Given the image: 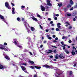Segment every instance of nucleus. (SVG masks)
Here are the masks:
<instances>
[{"label":"nucleus","mask_w":77,"mask_h":77,"mask_svg":"<svg viewBox=\"0 0 77 77\" xmlns=\"http://www.w3.org/2000/svg\"><path fill=\"white\" fill-rule=\"evenodd\" d=\"M66 15L67 16H69V17H71V14L69 13H67Z\"/></svg>","instance_id":"obj_22"},{"label":"nucleus","mask_w":77,"mask_h":77,"mask_svg":"<svg viewBox=\"0 0 77 77\" xmlns=\"http://www.w3.org/2000/svg\"><path fill=\"white\" fill-rule=\"evenodd\" d=\"M29 53H30V54H31V55H33V54H32V52H29Z\"/></svg>","instance_id":"obj_63"},{"label":"nucleus","mask_w":77,"mask_h":77,"mask_svg":"<svg viewBox=\"0 0 77 77\" xmlns=\"http://www.w3.org/2000/svg\"><path fill=\"white\" fill-rule=\"evenodd\" d=\"M34 67H35V68H36V69H41V66L38 67V66H34Z\"/></svg>","instance_id":"obj_8"},{"label":"nucleus","mask_w":77,"mask_h":77,"mask_svg":"<svg viewBox=\"0 0 77 77\" xmlns=\"http://www.w3.org/2000/svg\"><path fill=\"white\" fill-rule=\"evenodd\" d=\"M1 47H0V49H2V50H3V48H5V46L3 45H1Z\"/></svg>","instance_id":"obj_5"},{"label":"nucleus","mask_w":77,"mask_h":77,"mask_svg":"<svg viewBox=\"0 0 77 77\" xmlns=\"http://www.w3.org/2000/svg\"><path fill=\"white\" fill-rule=\"evenodd\" d=\"M47 5H48V6H51V4L50 3H48Z\"/></svg>","instance_id":"obj_27"},{"label":"nucleus","mask_w":77,"mask_h":77,"mask_svg":"<svg viewBox=\"0 0 77 77\" xmlns=\"http://www.w3.org/2000/svg\"><path fill=\"white\" fill-rule=\"evenodd\" d=\"M17 21H20V18L19 17H18L17 18Z\"/></svg>","instance_id":"obj_38"},{"label":"nucleus","mask_w":77,"mask_h":77,"mask_svg":"<svg viewBox=\"0 0 77 77\" xmlns=\"http://www.w3.org/2000/svg\"><path fill=\"white\" fill-rule=\"evenodd\" d=\"M48 39H50V40H51V39H52V38H51V37H49L48 38Z\"/></svg>","instance_id":"obj_47"},{"label":"nucleus","mask_w":77,"mask_h":77,"mask_svg":"<svg viewBox=\"0 0 77 77\" xmlns=\"http://www.w3.org/2000/svg\"><path fill=\"white\" fill-rule=\"evenodd\" d=\"M29 68H32V69H35V67L33 66H30L29 67Z\"/></svg>","instance_id":"obj_26"},{"label":"nucleus","mask_w":77,"mask_h":77,"mask_svg":"<svg viewBox=\"0 0 77 77\" xmlns=\"http://www.w3.org/2000/svg\"><path fill=\"white\" fill-rule=\"evenodd\" d=\"M71 53L72 54V56H74L75 54V52H71Z\"/></svg>","instance_id":"obj_25"},{"label":"nucleus","mask_w":77,"mask_h":77,"mask_svg":"<svg viewBox=\"0 0 77 77\" xmlns=\"http://www.w3.org/2000/svg\"><path fill=\"white\" fill-rule=\"evenodd\" d=\"M11 5H12V6H15V5H14V3H13L12 2L11 3Z\"/></svg>","instance_id":"obj_45"},{"label":"nucleus","mask_w":77,"mask_h":77,"mask_svg":"<svg viewBox=\"0 0 77 77\" xmlns=\"http://www.w3.org/2000/svg\"><path fill=\"white\" fill-rule=\"evenodd\" d=\"M5 68V66H3L2 65L0 64V69H4Z\"/></svg>","instance_id":"obj_6"},{"label":"nucleus","mask_w":77,"mask_h":77,"mask_svg":"<svg viewBox=\"0 0 77 77\" xmlns=\"http://www.w3.org/2000/svg\"><path fill=\"white\" fill-rule=\"evenodd\" d=\"M51 29L52 30H54V28H51Z\"/></svg>","instance_id":"obj_62"},{"label":"nucleus","mask_w":77,"mask_h":77,"mask_svg":"<svg viewBox=\"0 0 77 77\" xmlns=\"http://www.w3.org/2000/svg\"><path fill=\"white\" fill-rule=\"evenodd\" d=\"M61 44L62 45H64V44H63V42H61Z\"/></svg>","instance_id":"obj_43"},{"label":"nucleus","mask_w":77,"mask_h":77,"mask_svg":"<svg viewBox=\"0 0 77 77\" xmlns=\"http://www.w3.org/2000/svg\"><path fill=\"white\" fill-rule=\"evenodd\" d=\"M75 20H76V19H75V18H74L73 19V21H75Z\"/></svg>","instance_id":"obj_64"},{"label":"nucleus","mask_w":77,"mask_h":77,"mask_svg":"<svg viewBox=\"0 0 77 77\" xmlns=\"http://www.w3.org/2000/svg\"><path fill=\"white\" fill-rule=\"evenodd\" d=\"M74 8H77V3L76 4V5H75L74 6Z\"/></svg>","instance_id":"obj_29"},{"label":"nucleus","mask_w":77,"mask_h":77,"mask_svg":"<svg viewBox=\"0 0 77 77\" xmlns=\"http://www.w3.org/2000/svg\"><path fill=\"white\" fill-rule=\"evenodd\" d=\"M34 77H37V75L35 74L34 75Z\"/></svg>","instance_id":"obj_56"},{"label":"nucleus","mask_w":77,"mask_h":77,"mask_svg":"<svg viewBox=\"0 0 77 77\" xmlns=\"http://www.w3.org/2000/svg\"><path fill=\"white\" fill-rule=\"evenodd\" d=\"M48 51H49V52H53V50H48Z\"/></svg>","instance_id":"obj_35"},{"label":"nucleus","mask_w":77,"mask_h":77,"mask_svg":"<svg viewBox=\"0 0 77 77\" xmlns=\"http://www.w3.org/2000/svg\"><path fill=\"white\" fill-rule=\"evenodd\" d=\"M62 39H68V37L67 36H63Z\"/></svg>","instance_id":"obj_16"},{"label":"nucleus","mask_w":77,"mask_h":77,"mask_svg":"<svg viewBox=\"0 0 77 77\" xmlns=\"http://www.w3.org/2000/svg\"><path fill=\"white\" fill-rule=\"evenodd\" d=\"M48 20L49 21H51V19L50 18H48Z\"/></svg>","instance_id":"obj_60"},{"label":"nucleus","mask_w":77,"mask_h":77,"mask_svg":"<svg viewBox=\"0 0 77 77\" xmlns=\"http://www.w3.org/2000/svg\"><path fill=\"white\" fill-rule=\"evenodd\" d=\"M12 11H15V8L13 7L12 8Z\"/></svg>","instance_id":"obj_34"},{"label":"nucleus","mask_w":77,"mask_h":77,"mask_svg":"<svg viewBox=\"0 0 77 77\" xmlns=\"http://www.w3.org/2000/svg\"><path fill=\"white\" fill-rule=\"evenodd\" d=\"M58 5L59 7H61V6H62V4L60 3L58 4Z\"/></svg>","instance_id":"obj_18"},{"label":"nucleus","mask_w":77,"mask_h":77,"mask_svg":"<svg viewBox=\"0 0 77 77\" xmlns=\"http://www.w3.org/2000/svg\"><path fill=\"white\" fill-rule=\"evenodd\" d=\"M63 54H60L59 56V57L60 58H62L63 57Z\"/></svg>","instance_id":"obj_12"},{"label":"nucleus","mask_w":77,"mask_h":77,"mask_svg":"<svg viewBox=\"0 0 77 77\" xmlns=\"http://www.w3.org/2000/svg\"><path fill=\"white\" fill-rule=\"evenodd\" d=\"M37 17H39V18H42V17L39 15V14H37Z\"/></svg>","instance_id":"obj_23"},{"label":"nucleus","mask_w":77,"mask_h":77,"mask_svg":"<svg viewBox=\"0 0 77 77\" xmlns=\"http://www.w3.org/2000/svg\"><path fill=\"white\" fill-rule=\"evenodd\" d=\"M72 6V5L70 4H69L67 6V8H70V7H71Z\"/></svg>","instance_id":"obj_19"},{"label":"nucleus","mask_w":77,"mask_h":77,"mask_svg":"<svg viewBox=\"0 0 77 77\" xmlns=\"http://www.w3.org/2000/svg\"><path fill=\"white\" fill-rule=\"evenodd\" d=\"M3 50H4L5 51H8V49H7L6 48H3Z\"/></svg>","instance_id":"obj_28"},{"label":"nucleus","mask_w":77,"mask_h":77,"mask_svg":"<svg viewBox=\"0 0 77 77\" xmlns=\"http://www.w3.org/2000/svg\"><path fill=\"white\" fill-rule=\"evenodd\" d=\"M72 27L71 26H70L69 28V29H72Z\"/></svg>","instance_id":"obj_37"},{"label":"nucleus","mask_w":77,"mask_h":77,"mask_svg":"<svg viewBox=\"0 0 77 77\" xmlns=\"http://www.w3.org/2000/svg\"><path fill=\"white\" fill-rule=\"evenodd\" d=\"M53 37L54 38H56V35H53Z\"/></svg>","instance_id":"obj_53"},{"label":"nucleus","mask_w":77,"mask_h":77,"mask_svg":"<svg viewBox=\"0 0 77 77\" xmlns=\"http://www.w3.org/2000/svg\"><path fill=\"white\" fill-rule=\"evenodd\" d=\"M32 20H33L34 21H38V20L35 17H32Z\"/></svg>","instance_id":"obj_9"},{"label":"nucleus","mask_w":77,"mask_h":77,"mask_svg":"<svg viewBox=\"0 0 77 77\" xmlns=\"http://www.w3.org/2000/svg\"><path fill=\"white\" fill-rule=\"evenodd\" d=\"M14 11H12V13L13 14H15V12H14Z\"/></svg>","instance_id":"obj_32"},{"label":"nucleus","mask_w":77,"mask_h":77,"mask_svg":"<svg viewBox=\"0 0 77 77\" xmlns=\"http://www.w3.org/2000/svg\"><path fill=\"white\" fill-rule=\"evenodd\" d=\"M31 30L32 31V32H33L34 30H35V28H34V27L32 26L31 27Z\"/></svg>","instance_id":"obj_10"},{"label":"nucleus","mask_w":77,"mask_h":77,"mask_svg":"<svg viewBox=\"0 0 77 77\" xmlns=\"http://www.w3.org/2000/svg\"><path fill=\"white\" fill-rule=\"evenodd\" d=\"M53 42H57V41L56 40H54L53 41Z\"/></svg>","instance_id":"obj_59"},{"label":"nucleus","mask_w":77,"mask_h":77,"mask_svg":"<svg viewBox=\"0 0 77 77\" xmlns=\"http://www.w3.org/2000/svg\"><path fill=\"white\" fill-rule=\"evenodd\" d=\"M60 25H61V24L60 23H58L57 24V26H60Z\"/></svg>","instance_id":"obj_44"},{"label":"nucleus","mask_w":77,"mask_h":77,"mask_svg":"<svg viewBox=\"0 0 77 77\" xmlns=\"http://www.w3.org/2000/svg\"><path fill=\"white\" fill-rule=\"evenodd\" d=\"M43 66V67H45V68H49L50 67V66L47 65H44Z\"/></svg>","instance_id":"obj_7"},{"label":"nucleus","mask_w":77,"mask_h":77,"mask_svg":"<svg viewBox=\"0 0 77 77\" xmlns=\"http://www.w3.org/2000/svg\"><path fill=\"white\" fill-rule=\"evenodd\" d=\"M47 4L48 3H50V1L49 0H47Z\"/></svg>","instance_id":"obj_30"},{"label":"nucleus","mask_w":77,"mask_h":77,"mask_svg":"<svg viewBox=\"0 0 77 77\" xmlns=\"http://www.w3.org/2000/svg\"><path fill=\"white\" fill-rule=\"evenodd\" d=\"M74 9V8L73 7H72L70 9V11H72Z\"/></svg>","instance_id":"obj_36"},{"label":"nucleus","mask_w":77,"mask_h":77,"mask_svg":"<svg viewBox=\"0 0 77 77\" xmlns=\"http://www.w3.org/2000/svg\"><path fill=\"white\" fill-rule=\"evenodd\" d=\"M21 68L22 70H23V71H25L26 69L23 66H21Z\"/></svg>","instance_id":"obj_11"},{"label":"nucleus","mask_w":77,"mask_h":77,"mask_svg":"<svg viewBox=\"0 0 77 77\" xmlns=\"http://www.w3.org/2000/svg\"><path fill=\"white\" fill-rule=\"evenodd\" d=\"M24 24H27V22L26 21H25L23 23Z\"/></svg>","instance_id":"obj_52"},{"label":"nucleus","mask_w":77,"mask_h":77,"mask_svg":"<svg viewBox=\"0 0 77 77\" xmlns=\"http://www.w3.org/2000/svg\"><path fill=\"white\" fill-rule=\"evenodd\" d=\"M5 5L6 7L8 8V9H11V8L9 6V3L8 2H6L5 3Z\"/></svg>","instance_id":"obj_3"},{"label":"nucleus","mask_w":77,"mask_h":77,"mask_svg":"<svg viewBox=\"0 0 77 77\" xmlns=\"http://www.w3.org/2000/svg\"><path fill=\"white\" fill-rule=\"evenodd\" d=\"M56 31H59V29L58 28H57L56 29Z\"/></svg>","instance_id":"obj_40"},{"label":"nucleus","mask_w":77,"mask_h":77,"mask_svg":"<svg viewBox=\"0 0 77 77\" xmlns=\"http://www.w3.org/2000/svg\"><path fill=\"white\" fill-rule=\"evenodd\" d=\"M24 25H25V27H26V29H27V24H24Z\"/></svg>","instance_id":"obj_42"},{"label":"nucleus","mask_w":77,"mask_h":77,"mask_svg":"<svg viewBox=\"0 0 77 77\" xmlns=\"http://www.w3.org/2000/svg\"><path fill=\"white\" fill-rule=\"evenodd\" d=\"M47 54H49V53H51V52H48L46 53Z\"/></svg>","instance_id":"obj_50"},{"label":"nucleus","mask_w":77,"mask_h":77,"mask_svg":"<svg viewBox=\"0 0 77 77\" xmlns=\"http://www.w3.org/2000/svg\"><path fill=\"white\" fill-rule=\"evenodd\" d=\"M46 42H47V41H45L43 42V43H44V44H45L46 43Z\"/></svg>","instance_id":"obj_55"},{"label":"nucleus","mask_w":77,"mask_h":77,"mask_svg":"<svg viewBox=\"0 0 77 77\" xmlns=\"http://www.w3.org/2000/svg\"><path fill=\"white\" fill-rule=\"evenodd\" d=\"M29 63H31V64H35V63L34 62L32 61L29 60Z\"/></svg>","instance_id":"obj_13"},{"label":"nucleus","mask_w":77,"mask_h":77,"mask_svg":"<svg viewBox=\"0 0 77 77\" xmlns=\"http://www.w3.org/2000/svg\"><path fill=\"white\" fill-rule=\"evenodd\" d=\"M43 47V45H41L40 46V48H42V47Z\"/></svg>","instance_id":"obj_54"},{"label":"nucleus","mask_w":77,"mask_h":77,"mask_svg":"<svg viewBox=\"0 0 77 77\" xmlns=\"http://www.w3.org/2000/svg\"><path fill=\"white\" fill-rule=\"evenodd\" d=\"M41 10L42 11H45V7H44L42 5H41Z\"/></svg>","instance_id":"obj_4"},{"label":"nucleus","mask_w":77,"mask_h":77,"mask_svg":"<svg viewBox=\"0 0 77 77\" xmlns=\"http://www.w3.org/2000/svg\"><path fill=\"white\" fill-rule=\"evenodd\" d=\"M53 21H51L50 22V24H53Z\"/></svg>","instance_id":"obj_61"},{"label":"nucleus","mask_w":77,"mask_h":77,"mask_svg":"<svg viewBox=\"0 0 77 77\" xmlns=\"http://www.w3.org/2000/svg\"><path fill=\"white\" fill-rule=\"evenodd\" d=\"M59 58V55L57 54L55 55V59H57Z\"/></svg>","instance_id":"obj_17"},{"label":"nucleus","mask_w":77,"mask_h":77,"mask_svg":"<svg viewBox=\"0 0 77 77\" xmlns=\"http://www.w3.org/2000/svg\"><path fill=\"white\" fill-rule=\"evenodd\" d=\"M65 24H68V25H70V24H69V23L68 22H65Z\"/></svg>","instance_id":"obj_33"},{"label":"nucleus","mask_w":77,"mask_h":77,"mask_svg":"<svg viewBox=\"0 0 77 77\" xmlns=\"http://www.w3.org/2000/svg\"><path fill=\"white\" fill-rule=\"evenodd\" d=\"M70 3L71 5H74V2H73L72 0H70Z\"/></svg>","instance_id":"obj_15"},{"label":"nucleus","mask_w":77,"mask_h":77,"mask_svg":"<svg viewBox=\"0 0 77 77\" xmlns=\"http://www.w3.org/2000/svg\"><path fill=\"white\" fill-rule=\"evenodd\" d=\"M0 18L2 20H4V17L2 15H0Z\"/></svg>","instance_id":"obj_20"},{"label":"nucleus","mask_w":77,"mask_h":77,"mask_svg":"<svg viewBox=\"0 0 77 77\" xmlns=\"http://www.w3.org/2000/svg\"><path fill=\"white\" fill-rule=\"evenodd\" d=\"M55 40H57V41L58 40V38L57 37H56L55 38Z\"/></svg>","instance_id":"obj_46"},{"label":"nucleus","mask_w":77,"mask_h":77,"mask_svg":"<svg viewBox=\"0 0 77 77\" xmlns=\"http://www.w3.org/2000/svg\"><path fill=\"white\" fill-rule=\"evenodd\" d=\"M5 58L6 59H7V60H10V58L8 56H6L5 57Z\"/></svg>","instance_id":"obj_14"},{"label":"nucleus","mask_w":77,"mask_h":77,"mask_svg":"<svg viewBox=\"0 0 77 77\" xmlns=\"http://www.w3.org/2000/svg\"><path fill=\"white\" fill-rule=\"evenodd\" d=\"M50 58L51 59V58H53V56L51 55V56H50Z\"/></svg>","instance_id":"obj_49"},{"label":"nucleus","mask_w":77,"mask_h":77,"mask_svg":"<svg viewBox=\"0 0 77 77\" xmlns=\"http://www.w3.org/2000/svg\"><path fill=\"white\" fill-rule=\"evenodd\" d=\"M23 65H26L27 64L26 63H23Z\"/></svg>","instance_id":"obj_58"},{"label":"nucleus","mask_w":77,"mask_h":77,"mask_svg":"<svg viewBox=\"0 0 77 77\" xmlns=\"http://www.w3.org/2000/svg\"><path fill=\"white\" fill-rule=\"evenodd\" d=\"M13 41L14 42V44L16 45H17V46L18 47H19V48H23L22 46L19 45L18 42L17 41V39H14Z\"/></svg>","instance_id":"obj_1"},{"label":"nucleus","mask_w":77,"mask_h":77,"mask_svg":"<svg viewBox=\"0 0 77 77\" xmlns=\"http://www.w3.org/2000/svg\"><path fill=\"white\" fill-rule=\"evenodd\" d=\"M73 49H75V52L76 53H77V49H76V48H75V47L74 46H73Z\"/></svg>","instance_id":"obj_24"},{"label":"nucleus","mask_w":77,"mask_h":77,"mask_svg":"<svg viewBox=\"0 0 77 77\" xmlns=\"http://www.w3.org/2000/svg\"><path fill=\"white\" fill-rule=\"evenodd\" d=\"M54 20H57V18L56 17H54Z\"/></svg>","instance_id":"obj_48"},{"label":"nucleus","mask_w":77,"mask_h":77,"mask_svg":"<svg viewBox=\"0 0 77 77\" xmlns=\"http://www.w3.org/2000/svg\"><path fill=\"white\" fill-rule=\"evenodd\" d=\"M25 7V6L23 5V6H21V8L22 9H23V8H24Z\"/></svg>","instance_id":"obj_41"},{"label":"nucleus","mask_w":77,"mask_h":77,"mask_svg":"<svg viewBox=\"0 0 77 77\" xmlns=\"http://www.w3.org/2000/svg\"><path fill=\"white\" fill-rule=\"evenodd\" d=\"M65 51L67 54H69V52L68 51V50H66V49L65 50Z\"/></svg>","instance_id":"obj_21"},{"label":"nucleus","mask_w":77,"mask_h":77,"mask_svg":"<svg viewBox=\"0 0 77 77\" xmlns=\"http://www.w3.org/2000/svg\"><path fill=\"white\" fill-rule=\"evenodd\" d=\"M54 53H56L57 52L56 51V50L55 49L54 51H53Z\"/></svg>","instance_id":"obj_39"},{"label":"nucleus","mask_w":77,"mask_h":77,"mask_svg":"<svg viewBox=\"0 0 77 77\" xmlns=\"http://www.w3.org/2000/svg\"><path fill=\"white\" fill-rule=\"evenodd\" d=\"M39 26H40V27L41 29H43V27H42V26H41V25H39Z\"/></svg>","instance_id":"obj_31"},{"label":"nucleus","mask_w":77,"mask_h":77,"mask_svg":"<svg viewBox=\"0 0 77 77\" xmlns=\"http://www.w3.org/2000/svg\"><path fill=\"white\" fill-rule=\"evenodd\" d=\"M72 42V41H71V40H70L69 41V43H71Z\"/></svg>","instance_id":"obj_57"},{"label":"nucleus","mask_w":77,"mask_h":77,"mask_svg":"<svg viewBox=\"0 0 77 77\" xmlns=\"http://www.w3.org/2000/svg\"><path fill=\"white\" fill-rule=\"evenodd\" d=\"M4 45H7V43L6 42L4 43Z\"/></svg>","instance_id":"obj_51"},{"label":"nucleus","mask_w":77,"mask_h":77,"mask_svg":"<svg viewBox=\"0 0 77 77\" xmlns=\"http://www.w3.org/2000/svg\"><path fill=\"white\" fill-rule=\"evenodd\" d=\"M69 77H74V74L72 71H69Z\"/></svg>","instance_id":"obj_2"}]
</instances>
